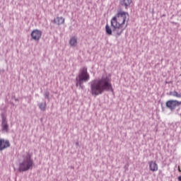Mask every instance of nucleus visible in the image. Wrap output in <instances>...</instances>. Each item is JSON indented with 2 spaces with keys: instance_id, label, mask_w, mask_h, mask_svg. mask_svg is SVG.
I'll return each mask as SVG.
<instances>
[{
  "instance_id": "nucleus-4",
  "label": "nucleus",
  "mask_w": 181,
  "mask_h": 181,
  "mask_svg": "<svg viewBox=\"0 0 181 181\" xmlns=\"http://www.w3.org/2000/svg\"><path fill=\"white\" fill-rule=\"evenodd\" d=\"M90 80V74L87 70V67H83L80 69L78 78H76V87L81 86L83 83H86Z\"/></svg>"
},
{
  "instance_id": "nucleus-16",
  "label": "nucleus",
  "mask_w": 181,
  "mask_h": 181,
  "mask_svg": "<svg viewBox=\"0 0 181 181\" xmlns=\"http://www.w3.org/2000/svg\"><path fill=\"white\" fill-rule=\"evenodd\" d=\"M44 95H45V98H49V93H47V92L45 93Z\"/></svg>"
},
{
  "instance_id": "nucleus-5",
  "label": "nucleus",
  "mask_w": 181,
  "mask_h": 181,
  "mask_svg": "<svg viewBox=\"0 0 181 181\" xmlns=\"http://www.w3.org/2000/svg\"><path fill=\"white\" fill-rule=\"evenodd\" d=\"M165 105L168 108L171 110V111H173L176 107L181 105V101L179 102L177 100H170L166 102Z\"/></svg>"
},
{
  "instance_id": "nucleus-9",
  "label": "nucleus",
  "mask_w": 181,
  "mask_h": 181,
  "mask_svg": "<svg viewBox=\"0 0 181 181\" xmlns=\"http://www.w3.org/2000/svg\"><path fill=\"white\" fill-rule=\"evenodd\" d=\"M132 4V0H120L122 6H125L126 9Z\"/></svg>"
},
{
  "instance_id": "nucleus-10",
  "label": "nucleus",
  "mask_w": 181,
  "mask_h": 181,
  "mask_svg": "<svg viewBox=\"0 0 181 181\" xmlns=\"http://www.w3.org/2000/svg\"><path fill=\"white\" fill-rule=\"evenodd\" d=\"M64 18L63 17H57L54 19V23H56L57 25H63V23H64Z\"/></svg>"
},
{
  "instance_id": "nucleus-2",
  "label": "nucleus",
  "mask_w": 181,
  "mask_h": 181,
  "mask_svg": "<svg viewBox=\"0 0 181 181\" xmlns=\"http://www.w3.org/2000/svg\"><path fill=\"white\" fill-rule=\"evenodd\" d=\"M104 91H112L111 78L108 76L93 80L90 83V94L94 97L100 95Z\"/></svg>"
},
{
  "instance_id": "nucleus-18",
  "label": "nucleus",
  "mask_w": 181,
  "mask_h": 181,
  "mask_svg": "<svg viewBox=\"0 0 181 181\" xmlns=\"http://www.w3.org/2000/svg\"><path fill=\"white\" fill-rule=\"evenodd\" d=\"M178 170H179V172H181L180 166H178Z\"/></svg>"
},
{
  "instance_id": "nucleus-3",
  "label": "nucleus",
  "mask_w": 181,
  "mask_h": 181,
  "mask_svg": "<svg viewBox=\"0 0 181 181\" xmlns=\"http://www.w3.org/2000/svg\"><path fill=\"white\" fill-rule=\"evenodd\" d=\"M23 161L20 163L18 170L19 172H26L31 169L33 166V160H32V154L25 153L23 156Z\"/></svg>"
},
{
  "instance_id": "nucleus-1",
  "label": "nucleus",
  "mask_w": 181,
  "mask_h": 181,
  "mask_svg": "<svg viewBox=\"0 0 181 181\" xmlns=\"http://www.w3.org/2000/svg\"><path fill=\"white\" fill-rule=\"evenodd\" d=\"M129 14L124 11H118L117 14L110 20L113 33L116 37L121 36L128 26Z\"/></svg>"
},
{
  "instance_id": "nucleus-8",
  "label": "nucleus",
  "mask_w": 181,
  "mask_h": 181,
  "mask_svg": "<svg viewBox=\"0 0 181 181\" xmlns=\"http://www.w3.org/2000/svg\"><path fill=\"white\" fill-rule=\"evenodd\" d=\"M9 146H11L9 141L4 139H0V151H4V149H6V148H9Z\"/></svg>"
},
{
  "instance_id": "nucleus-12",
  "label": "nucleus",
  "mask_w": 181,
  "mask_h": 181,
  "mask_svg": "<svg viewBox=\"0 0 181 181\" xmlns=\"http://www.w3.org/2000/svg\"><path fill=\"white\" fill-rule=\"evenodd\" d=\"M8 124H6V119L4 117L2 118V128L4 131H8Z\"/></svg>"
},
{
  "instance_id": "nucleus-11",
  "label": "nucleus",
  "mask_w": 181,
  "mask_h": 181,
  "mask_svg": "<svg viewBox=\"0 0 181 181\" xmlns=\"http://www.w3.org/2000/svg\"><path fill=\"white\" fill-rule=\"evenodd\" d=\"M69 45L72 47H75V46H77V37H71L69 40Z\"/></svg>"
},
{
  "instance_id": "nucleus-6",
  "label": "nucleus",
  "mask_w": 181,
  "mask_h": 181,
  "mask_svg": "<svg viewBox=\"0 0 181 181\" xmlns=\"http://www.w3.org/2000/svg\"><path fill=\"white\" fill-rule=\"evenodd\" d=\"M31 37L33 40L39 42L40 37H42V31L40 30H34L31 33Z\"/></svg>"
},
{
  "instance_id": "nucleus-17",
  "label": "nucleus",
  "mask_w": 181,
  "mask_h": 181,
  "mask_svg": "<svg viewBox=\"0 0 181 181\" xmlns=\"http://www.w3.org/2000/svg\"><path fill=\"white\" fill-rule=\"evenodd\" d=\"M178 180H179V181H181V176H179V177H178Z\"/></svg>"
},
{
  "instance_id": "nucleus-15",
  "label": "nucleus",
  "mask_w": 181,
  "mask_h": 181,
  "mask_svg": "<svg viewBox=\"0 0 181 181\" xmlns=\"http://www.w3.org/2000/svg\"><path fill=\"white\" fill-rule=\"evenodd\" d=\"M39 107H40V110H41L42 111H45V110H46V103H40V104L39 105Z\"/></svg>"
},
{
  "instance_id": "nucleus-13",
  "label": "nucleus",
  "mask_w": 181,
  "mask_h": 181,
  "mask_svg": "<svg viewBox=\"0 0 181 181\" xmlns=\"http://www.w3.org/2000/svg\"><path fill=\"white\" fill-rule=\"evenodd\" d=\"M105 30H106L107 35H109V36H111V35H112V30L111 29V27L110 26V25L106 24Z\"/></svg>"
},
{
  "instance_id": "nucleus-7",
  "label": "nucleus",
  "mask_w": 181,
  "mask_h": 181,
  "mask_svg": "<svg viewBox=\"0 0 181 181\" xmlns=\"http://www.w3.org/2000/svg\"><path fill=\"white\" fill-rule=\"evenodd\" d=\"M148 167L151 172H158L159 169L158 163H156V161L153 160L148 161Z\"/></svg>"
},
{
  "instance_id": "nucleus-14",
  "label": "nucleus",
  "mask_w": 181,
  "mask_h": 181,
  "mask_svg": "<svg viewBox=\"0 0 181 181\" xmlns=\"http://www.w3.org/2000/svg\"><path fill=\"white\" fill-rule=\"evenodd\" d=\"M170 95H173V97H177V98H181V95L176 91L170 92Z\"/></svg>"
}]
</instances>
